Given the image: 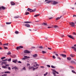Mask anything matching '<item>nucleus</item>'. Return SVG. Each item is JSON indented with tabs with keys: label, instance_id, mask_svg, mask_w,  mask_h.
<instances>
[{
	"label": "nucleus",
	"instance_id": "obj_59",
	"mask_svg": "<svg viewBox=\"0 0 76 76\" xmlns=\"http://www.w3.org/2000/svg\"><path fill=\"white\" fill-rule=\"evenodd\" d=\"M61 37H64V36L63 35H61Z\"/></svg>",
	"mask_w": 76,
	"mask_h": 76
},
{
	"label": "nucleus",
	"instance_id": "obj_7",
	"mask_svg": "<svg viewBox=\"0 0 76 76\" xmlns=\"http://www.w3.org/2000/svg\"><path fill=\"white\" fill-rule=\"evenodd\" d=\"M67 36L68 37H69V38H72V39H75L74 37L71 35H68Z\"/></svg>",
	"mask_w": 76,
	"mask_h": 76
},
{
	"label": "nucleus",
	"instance_id": "obj_8",
	"mask_svg": "<svg viewBox=\"0 0 76 76\" xmlns=\"http://www.w3.org/2000/svg\"><path fill=\"white\" fill-rule=\"evenodd\" d=\"M6 9V8L4 7V6H2L1 7H0V10H4Z\"/></svg>",
	"mask_w": 76,
	"mask_h": 76
},
{
	"label": "nucleus",
	"instance_id": "obj_53",
	"mask_svg": "<svg viewBox=\"0 0 76 76\" xmlns=\"http://www.w3.org/2000/svg\"><path fill=\"white\" fill-rule=\"evenodd\" d=\"M48 48V50H51V48Z\"/></svg>",
	"mask_w": 76,
	"mask_h": 76
},
{
	"label": "nucleus",
	"instance_id": "obj_34",
	"mask_svg": "<svg viewBox=\"0 0 76 76\" xmlns=\"http://www.w3.org/2000/svg\"><path fill=\"white\" fill-rule=\"evenodd\" d=\"M4 49H5V50H7V49H8L7 47H4Z\"/></svg>",
	"mask_w": 76,
	"mask_h": 76
},
{
	"label": "nucleus",
	"instance_id": "obj_60",
	"mask_svg": "<svg viewBox=\"0 0 76 76\" xmlns=\"http://www.w3.org/2000/svg\"><path fill=\"white\" fill-rule=\"evenodd\" d=\"M73 34H74V35H76V33H75V32H74V33H73Z\"/></svg>",
	"mask_w": 76,
	"mask_h": 76
},
{
	"label": "nucleus",
	"instance_id": "obj_61",
	"mask_svg": "<svg viewBox=\"0 0 76 76\" xmlns=\"http://www.w3.org/2000/svg\"><path fill=\"white\" fill-rule=\"evenodd\" d=\"M76 15H73V18H74V17H76Z\"/></svg>",
	"mask_w": 76,
	"mask_h": 76
},
{
	"label": "nucleus",
	"instance_id": "obj_10",
	"mask_svg": "<svg viewBox=\"0 0 76 76\" xmlns=\"http://www.w3.org/2000/svg\"><path fill=\"white\" fill-rule=\"evenodd\" d=\"M71 48L72 49H74V51H75L76 52V48L74 46H72Z\"/></svg>",
	"mask_w": 76,
	"mask_h": 76
},
{
	"label": "nucleus",
	"instance_id": "obj_31",
	"mask_svg": "<svg viewBox=\"0 0 76 76\" xmlns=\"http://www.w3.org/2000/svg\"><path fill=\"white\" fill-rule=\"evenodd\" d=\"M42 54H46V53H47V52L45 51H42Z\"/></svg>",
	"mask_w": 76,
	"mask_h": 76
},
{
	"label": "nucleus",
	"instance_id": "obj_26",
	"mask_svg": "<svg viewBox=\"0 0 76 76\" xmlns=\"http://www.w3.org/2000/svg\"><path fill=\"white\" fill-rule=\"evenodd\" d=\"M29 13L28 12H26V14H25V15H29Z\"/></svg>",
	"mask_w": 76,
	"mask_h": 76
},
{
	"label": "nucleus",
	"instance_id": "obj_50",
	"mask_svg": "<svg viewBox=\"0 0 76 76\" xmlns=\"http://www.w3.org/2000/svg\"><path fill=\"white\" fill-rule=\"evenodd\" d=\"M70 67L71 68V69H74V67H73L72 66H70Z\"/></svg>",
	"mask_w": 76,
	"mask_h": 76
},
{
	"label": "nucleus",
	"instance_id": "obj_19",
	"mask_svg": "<svg viewBox=\"0 0 76 76\" xmlns=\"http://www.w3.org/2000/svg\"><path fill=\"white\" fill-rule=\"evenodd\" d=\"M37 56H38V55H37V54H34V55H33V57L35 58V57H37Z\"/></svg>",
	"mask_w": 76,
	"mask_h": 76
},
{
	"label": "nucleus",
	"instance_id": "obj_13",
	"mask_svg": "<svg viewBox=\"0 0 76 76\" xmlns=\"http://www.w3.org/2000/svg\"><path fill=\"white\" fill-rule=\"evenodd\" d=\"M10 3L11 5H15V2H14L13 1H11L10 2Z\"/></svg>",
	"mask_w": 76,
	"mask_h": 76
},
{
	"label": "nucleus",
	"instance_id": "obj_54",
	"mask_svg": "<svg viewBox=\"0 0 76 76\" xmlns=\"http://www.w3.org/2000/svg\"><path fill=\"white\" fill-rule=\"evenodd\" d=\"M18 62L19 63H20V64L22 63V62H21V61H18Z\"/></svg>",
	"mask_w": 76,
	"mask_h": 76
},
{
	"label": "nucleus",
	"instance_id": "obj_24",
	"mask_svg": "<svg viewBox=\"0 0 76 76\" xmlns=\"http://www.w3.org/2000/svg\"><path fill=\"white\" fill-rule=\"evenodd\" d=\"M40 14H37V15H35L34 16V17H37V16H39Z\"/></svg>",
	"mask_w": 76,
	"mask_h": 76
},
{
	"label": "nucleus",
	"instance_id": "obj_56",
	"mask_svg": "<svg viewBox=\"0 0 76 76\" xmlns=\"http://www.w3.org/2000/svg\"><path fill=\"white\" fill-rule=\"evenodd\" d=\"M5 66H9V65L8 64H5Z\"/></svg>",
	"mask_w": 76,
	"mask_h": 76
},
{
	"label": "nucleus",
	"instance_id": "obj_23",
	"mask_svg": "<svg viewBox=\"0 0 76 76\" xmlns=\"http://www.w3.org/2000/svg\"><path fill=\"white\" fill-rule=\"evenodd\" d=\"M12 22H6V24L7 25H9V24H11Z\"/></svg>",
	"mask_w": 76,
	"mask_h": 76
},
{
	"label": "nucleus",
	"instance_id": "obj_21",
	"mask_svg": "<svg viewBox=\"0 0 76 76\" xmlns=\"http://www.w3.org/2000/svg\"><path fill=\"white\" fill-rule=\"evenodd\" d=\"M5 73H9L10 74V72L9 71H6L4 72Z\"/></svg>",
	"mask_w": 76,
	"mask_h": 76
},
{
	"label": "nucleus",
	"instance_id": "obj_49",
	"mask_svg": "<svg viewBox=\"0 0 76 76\" xmlns=\"http://www.w3.org/2000/svg\"><path fill=\"white\" fill-rule=\"evenodd\" d=\"M39 66V65H38V64H36V67H37V66Z\"/></svg>",
	"mask_w": 76,
	"mask_h": 76
},
{
	"label": "nucleus",
	"instance_id": "obj_18",
	"mask_svg": "<svg viewBox=\"0 0 76 76\" xmlns=\"http://www.w3.org/2000/svg\"><path fill=\"white\" fill-rule=\"evenodd\" d=\"M61 17H62V16H61L60 17H57L56 18V20H57L60 19V18H61Z\"/></svg>",
	"mask_w": 76,
	"mask_h": 76
},
{
	"label": "nucleus",
	"instance_id": "obj_6",
	"mask_svg": "<svg viewBox=\"0 0 76 76\" xmlns=\"http://www.w3.org/2000/svg\"><path fill=\"white\" fill-rule=\"evenodd\" d=\"M24 53H26V54H29V53H31V52H30V51L28 50H25L24 51Z\"/></svg>",
	"mask_w": 76,
	"mask_h": 76
},
{
	"label": "nucleus",
	"instance_id": "obj_11",
	"mask_svg": "<svg viewBox=\"0 0 76 76\" xmlns=\"http://www.w3.org/2000/svg\"><path fill=\"white\" fill-rule=\"evenodd\" d=\"M51 70H52V71H53V72H55V73H57V74H58V72H57L55 70L53 69H51Z\"/></svg>",
	"mask_w": 76,
	"mask_h": 76
},
{
	"label": "nucleus",
	"instance_id": "obj_48",
	"mask_svg": "<svg viewBox=\"0 0 76 76\" xmlns=\"http://www.w3.org/2000/svg\"><path fill=\"white\" fill-rule=\"evenodd\" d=\"M71 63H75V62L73 61H72L71 62Z\"/></svg>",
	"mask_w": 76,
	"mask_h": 76
},
{
	"label": "nucleus",
	"instance_id": "obj_30",
	"mask_svg": "<svg viewBox=\"0 0 76 76\" xmlns=\"http://www.w3.org/2000/svg\"><path fill=\"white\" fill-rule=\"evenodd\" d=\"M58 26L57 25H55L54 26V28H58Z\"/></svg>",
	"mask_w": 76,
	"mask_h": 76
},
{
	"label": "nucleus",
	"instance_id": "obj_32",
	"mask_svg": "<svg viewBox=\"0 0 76 76\" xmlns=\"http://www.w3.org/2000/svg\"><path fill=\"white\" fill-rule=\"evenodd\" d=\"M10 54H11V52L10 51H9L7 53V55H9Z\"/></svg>",
	"mask_w": 76,
	"mask_h": 76
},
{
	"label": "nucleus",
	"instance_id": "obj_3",
	"mask_svg": "<svg viewBox=\"0 0 76 76\" xmlns=\"http://www.w3.org/2000/svg\"><path fill=\"white\" fill-rule=\"evenodd\" d=\"M45 1H46V3L47 4H50V3H52V1H50V0H45Z\"/></svg>",
	"mask_w": 76,
	"mask_h": 76
},
{
	"label": "nucleus",
	"instance_id": "obj_40",
	"mask_svg": "<svg viewBox=\"0 0 76 76\" xmlns=\"http://www.w3.org/2000/svg\"><path fill=\"white\" fill-rule=\"evenodd\" d=\"M72 72H73V73H75V74H76V73L75 72V71L72 70Z\"/></svg>",
	"mask_w": 76,
	"mask_h": 76
},
{
	"label": "nucleus",
	"instance_id": "obj_15",
	"mask_svg": "<svg viewBox=\"0 0 76 76\" xmlns=\"http://www.w3.org/2000/svg\"><path fill=\"white\" fill-rule=\"evenodd\" d=\"M35 11H36V9H34V10H32L31 11H30V13L34 12H35Z\"/></svg>",
	"mask_w": 76,
	"mask_h": 76
},
{
	"label": "nucleus",
	"instance_id": "obj_14",
	"mask_svg": "<svg viewBox=\"0 0 76 76\" xmlns=\"http://www.w3.org/2000/svg\"><path fill=\"white\" fill-rule=\"evenodd\" d=\"M20 18V17L19 15H17V16H15L14 17V18H15V19H17L18 18Z\"/></svg>",
	"mask_w": 76,
	"mask_h": 76
},
{
	"label": "nucleus",
	"instance_id": "obj_43",
	"mask_svg": "<svg viewBox=\"0 0 76 76\" xmlns=\"http://www.w3.org/2000/svg\"><path fill=\"white\" fill-rule=\"evenodd\" d=\"M4 58H6V57H3L2 58H1V59H2V60H3V59H4Z\"/></svg>",
	"mask_w": 76,
	"mask_h": 76
},
{
	"label": "nucleus",
	"instance_id": "obj_41",
	"mask_svg": "<svg viewBox=\"0 0 76 76\" xmlns=\"http://www.w3.org/2000/svg\"><path fill=\"white\" fill-rule=\"evenodd\" d=\"M7 74H4L3 75H2V76H7Z\"/></svg>",
	"mask_w": 76,
	"mask_h": 76
},
{
	"label": "nucleus",
	"instance_id": "obj_39",
	"mask_svg": "<svg viewBox=\"0 0 76 76\" xmlns=\"http://www.w3.org/2000/svg\"><path fill=\"white\" fill-rule=\"evenodd\" d=\"M24 23H32V22H28V21H26V22H24Z\"/></svg>",
	"mask_w": 76,
	"mask_h": 76
},
{
	"label": "nucleus",
	"instance_id": "obj_33",
	"mask_svg": "<svg viewBox=\"0 0 76 76\" xmlns=\"http://www.w3.org/2000/svg\"><path fill=\"white\" fill-rule=\"evenodd\" d=\"M51 67L52 68H53V69H56V67H55V66L53 65H52Z\"/></svg>",
	"mask_w": 76,
	"mask_h": 76
},
{
	"label": "nucleus",
	"instance_id": "obj_2",
	"mask_svg": "<svg viewBox=\"0 0 76 76\" xmlns=\"http://www.w3.org/2000/svg\"><path fill=\"white\" fill-rule=\"evenodd\" d=\"M69 24L72 27H75V23L73 22H71V23H69Z\"/></svg>",
	"mask_w": 76,
	"mask_h": 76
},
{
	"label": "nucleus",
	"instance_id": "obj_36",
	"mask_svg": "<svg viewBox=\"0 0 76 76\" xmlns=\"http://www.w3.org/2000/svg\"><path fill=\"white\" fill-rule=\"evenodd\" d=\"M2 68H4V69H6V66H2Z\"/></svg>",
	"mask_w": 76,
	"mask_h": 76
},
{
	"label": "nucleus",
	"instance_id": "obj_45",
	"mask_svg": "<svg viewBox=\"0 0 76 76\" xmlns=\"http://www.w3.org/2000/svg\"><path fill=\"white\" fill-rule=\"evenodd\" d=\"M34 68V66H33V67H31L29 66V67H28V69H31V68Z\"/></svg>",
	"mask_w": 76,
	"mask_h": 76
},
{
	"label": "nucleus",
	"instance_id": "obj_51",
	"mask_svg": "<svg viewBox=\"0 0 76 76\" xmlns=\"http://www.w3.org/2000/svg\"><path fill=\"white\" fill-rule=\"evenodd\" d=\"M55 56H58V54H55Z\"/></svg>",
	"mask_w": 76,
	"mask_h": 76
},
{
	"label": "nucleus",
	"instance_id": "obj_55",
	"mask_svg": "<svg viewBox=\"0 0 76 76\" xmlns=\"http://www.w3.org/2000/svg\"><path fill=\"white\" fill-rule=\"evenodd\" d=\"M40 67L42 68V69H43V68H44V66H40Z\"/></svg>",
	"mask_w": 76,
	"mask_h": 76
},
{
	"label": "nucleus",
	"instance_id": "obj_5",
	"mask_svg": "<svg viewBox=\"0 0 76 76\" xmlns=\"http://www.w3.org/2000/svg\"><path fill=\"white\" fill-rule=\"evenodd\" d=\"M7 59H6L5 60H2L1 62V65H3L4 64H6L7 63V62H3V61H7Z\"/></svg>",
	"mask_w": 76,
	"mask_h": 76
},
{
	"label": "nucleus",
	"instance_id": "obj_57",
	"mask_svg": "<svg viewBox=\"0 0 76 76\" xmlns=\"http://www.w3.org/2000/svg\"><path fill=\"white\" fill-rule=\"evenodd\" d=\"M54 72H53V74L54 75H56V73Z\"/></svg>",
	"mask_w": 76,
	"mask_h": 76
},
{
	"label": "nucleus",
	"instance_id": "obj_38",
	"mask_svg": "<svg viewBox=\"0 0 76 76\" xmlns=\"http://www.w3.org/2000/svg\"><path fill=\"white\" fill-rule=\"evenodd\" d=\"M48 74V72H46L45 74H44V75L45 76H47V75Z\"/></svg>",
	"mask_w": 76,
	"mask_h": 76
},
{
	"label": "nucleus",
	"instance_id": "obj_9",
	"mask_svg": "<svg viewBox=\"0 0 76 76\" xmlns=\"http://www.w3.org/2000/svg\"><path fill=\"white\" fill-rule=\"evenodd\" d=\"M25 26L27 28H30V25L28 24H26Z\"/></svg>",
	"mask_w": 76,
	"mask_h": 76
},
{
	"label": "nucleus",
	"instance_id": "obj_27",
	"mask_svg": "<svg viewBox=\"0 0 76 76\" xmlns=\"http://www.w3.org/2000/svg\"><path fill=\"white\" fill-rule=\"evenodd\" d=\"M15 33L16 34H19V31H15Z\"/></svg>",
	"mask_w": 76,
	"mask_h": 76
},
{
	"label": "nucleus",
	"instance_id": "obj_58",
	"mask_svg": "<svg viewBox=\"0 0 76 76\" xmlns=\"http://www.w3.org/2000/svg\"><path fill=\"white\" fill-rule=\"evenodd\" d=\"M30 65V64H29V63H28V64H27V66H29Z\"/></svg>",
	"mask_w": 76,
	"mask_h": 76
},
{
	"label": "nucleus",
	"instance_id": "obj_16",
	"mask_svg": "<svg viewBox=\"0 0 76 76\" xmlns=\"http://www.w3.org/2000/svg\"><path fill=\"white\" fill-rule=\"evenodd\" d=\"M32 10V9H31L29 8H28L27 9V11H28V12H31V10Z\"/></svg>",
	"mask_w": 76,
	"mask_h": 76
},
{
	"label": "nucleus",
	"instance_id": "obj_52",
	"mask_svg": "<svg viewBox=\"0 0 76 76\" xmlns=\"http://www.w3.org/2000/svg\"><path fill=\"white\" fill-rule=\"evenodd\" d=\"M70 56L71 57H74L72 55H70Z\"/></svg>",
	"mask_w": 76,
	"mask_h": 76
},
{
	"label": "nucleus",
	"instance_id": "obj_47",
	"mask_svg": "<svg viewBox=\"0 0 76 76\" xmlns=\"http://www.w3.org/2000/svg\"><path fill=\"white\" fill-rule=\"evenodd\" d=\"M53 58H56V57H55V56H53L52 57Z\"/></svg>",
	"mask_w": 76,
	"mask_h": 76
},
{
	"label": "nucleus",
	"instance_id": "obj_46",
	"mask_svg": "<svg viewBox=\"0 0 76 76\" xmlns=\"http://www.w3.org/2000/svg\"><path fill=\"white\" fill-rule=\"evenodd\" d=\"M47 67H50V65H47Z\"/></svg>",
	"mask_w": 76,
	"mask_h": 76
},
{
	"label": "nucleus",
	"instance_id": "obj_17",
	"mask_svg": "<svg viewBox=\"0 0 76 76\" xmlns=\"http://www.w3.org/2000/svg\"><path fill=\"white\" fill-rule=\"evenodd\" d=\"M61 56H62V57H66V55L62 54L61 55Z\"/></svg>",
	"mask_w": 76,
	"mask_h": 76
},
{
	"label": "nucleus",
	"instance_id": "obj_35",
	"mask_svg": "<svg viewBox=\"0 0 76 76\" xmlns=\"http://www.w3.org/2000/svg\"><path fill=\"white\" fill-rule=\"evenodd\" d=\"M19 47H20V49H21V48H23V47L22 46H19Z\"/></svg>",
	"mask_w": 76,
	"mask_h": 76
},
{
	"label": "nucleus",
	"instance_id": "obj_28",
	"mask_svg": "<svg viewBox=\"0 0 76 76\" xmlns=\"http://www.w3.org/2000/svg\"><path fill=\"white\" fill-rule=\"evenodd\" d=\"M67 59L68 60H71V59H72V58H71L70 57H68L67 58Z\"/></svg>",
	"mask_w": 76,
	"mask_h": 76
},
{
	"label": "nucleus",
	"instance_id": "obj_25",
	"mask_svg": "<svg viewBox=\"0 0 76 76\" xmlns=\"http://www.w3.org/2000/svg\"><path fill=\"white\" fill-rule=\"evenodd\" d=\"M9 45V43H5L3 44L4 45H6V46H7Z\"/></svg>",
	"mask_w": 76,
	"mask_h": 76
},
{
	"label": "nucleus",
	"instance_id": "obj_44",
	"mask_svg": "<svg viewBox=\"0 0 76 76\" xmlns=\"http://www.w3.org/2000/svg\"><path fill=\"white\" fill-rule=\"evenodd\" d=\"M11 59L10 58V59H8L7 60L8 61H11Z\"/></svg>",
	"mask_w": 76,
	"mask_h": 76
},
{
	"label": "nucleus",
	"instance_id": "obj_63",
	"mask_svg": "<svg viewBox=\"0 0 76 76\" xmlns=\"http://www.w3.org/2000/svg\"><path fill=\"white\" fill-rule=\"evenodd\" d=\"M58 59H59L60 60H61V58H60L58 57Z\"/></svg>",
	"mask_w": 76,
	"mask_h": 76
},
{
	"label": "nucleus",
	"instance_id": "obj_64",
	"mask_svg": "<svg viewBox=\"0 0 76 76\" xmlns=\"http://www.w3.org/2000/svg\"><path fill=\"white\" fill-rule=\"evenodd\" d=\"M74 47H76V44L75 45H74Z\"/></svg>",
	"mask_w": 76,
	"mask_h": 76
},
{
	"label": "nucleus",
	"instance_id": "obj_4",
	"mask_svg": "<svg viewBox=\"0 0 76 76\" xmlns=\"http://www.w3.org/2000/svg\"><path fill=\"white\" fill-rule=\"evenodd\" d=\"M30 58V57L29 56H24V58H22V60H25L26 59H28V58Z\"/></svg>",
	"mask_w": 76,
	"mask_h": 76
},
{
	"label": "nucleus",
	"instance_id": "obj_22",
	"mask_svg": "<svg viewBox=\"0 0 76 76\" xmlns=\"http://www.w3.org/2000/svg\"><path fill=\"white\" fill-rule=\"evenodd\" d=\"M42 25H45V26L46 25H47V23H42Z\"/></svg>",
	"mask_w": 76,
	"mask_h": 76
},
{
	"label": "nucleus",
	"instance_id": "obj_12",
	"mask_svg": "<svg viewBox=\"0 0 76 76\" xmlns=\"http://www.w3.org/2000/svg\"><path fill=\"white\" fill-rule=\"evenodd\" d=\"M17 61H18V60H17V59L15 60H12V62L14 63H16Z\"/></svg>",
	"mask_w": 76,
	"mask_h": 76
},
{
	"label": "nucleus",
	"instance_id": "obj_37",
	"mask_svg": "<svg viewBox=\"0 0 76 76\" xmlns=\"http://www.w3.org/2000/svg\"><path fill=\"white\" fill-rule=\"evenodd\" d=\"M39 48H40L41 49H42L43 48V47H42V46H39Z\"/></svg>",
	"mask_w": 76,
	"mask_h": 76
},
{
	"label": "nucleus",
	"instance_id": "obj_62",
	"mask_svg": "<svg viewBox=\"0 0 76 76\" xmlns=\"http://www.w3.org/2000/svg\"><path fill=\"white\" fill-rule=\"evenodd\" d=\"M9 70H10V67H8Z\"/></svg>",
	"mask_w": 76,
	"mask_h": 76
},
{
	"label": "nucleus",
	"instance_id": "obj_1",
	"mask_svg": "<svg viewBox=\"0 0 76 76\" xmlns=\"http://www.w3.org/2000/svg\"><path fill=\"white\" fill-rule=\"evenodd\" d=\"M58 2L55 1H52V4L53 5H56L57 4H58Z\"/></svg>",
	"mask_w": 76,
	"mask_h": 76
},
{
	"label": "nucleus",
	"instance_id": "obj_29",
	"mask_svg": "<svg viewBox=\"0 0 76 76\" xmlns=\"http://www.w3.org/2000/svg\"><path fill=\"white\" fill-rule=\"evenodd\" d=\"M16 50H19V49H20V48L19 46H18V47H16Z\"/></svg>",
	"mask_w": 76,
	"mask_h": 76
},
{
	"label": "nucleus",
	"instance_id": "obj_20",
	"mask_svg": "<svg viewBox=\"0 0 76 76\" xmlns=\"http://www.w3.org/2000/svg\"><path fill=\"white\" fill-rule=\"evenodd\" d=\"M14 68L15 70H18V69H19L18 68H17V67L16 66H15Z\"/></svg>",
	"mask_w": 76,
	"mask_h": 76
},
{
	"label": "nucleus",
	"instance_id": "obj_42",
	"mask_svg": "<svg viewBox=\"0 0 76 76\" xmlns=\"http://www.w3.org/2000/svg\"><path fill=\"white\" fill-rule=\"evenodd\" d=\"M23 70H26V68H25V67H24L23 68Z\"/></svg>",
	"mask_w": 76,
	"mask_h": 76
}]
</instances>
